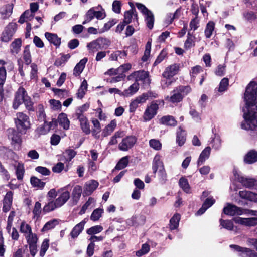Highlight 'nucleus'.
Segmentation results:
<instances>
[{
	"label": "nucleus",
	"mask_w": 257,
	"mask_h": 257,
	"mask_svg": "<svg viewBox=\"0 0 257 257\" xmlns=\"http://www.w3.org/2000/svg\"><path fill=\"white\" fill-rule=\"evenodd\" d=\"M257 83L251 81L247 86L244 99L246 106L243 109L244 121L241 124L242 129L257 130Z\"/></svg>",
	"instance_id": "obj_1"
},
{
	"label": "nucleus",
	"mask_w": 257,
	"mask_h": 257,
	"mask_svg": "<svg viewBox=\"0 0 257 257\" xmlns=\"http://www.w3.org/2000/svg\"><path fill=\"white\" fill-rule=\"evenodd\" d=\"M58 193L59 196L55 200L49 201L44 206L43 208L44 212H49L62 206L70 198L69 192L64 188L59 189Z\"/></svg>",
	"instance_id": "obj_2"
},
{
	"label": "nucleus",
	"mask_w": 257,
	"mask_h": 257,
	"mask_svg": "<svg viewBox=\"0 0 257 257\" xmlns=\"http://www.w3.org/2000/svg\"><path fill=\"white\" fill-rule=\"evenodd\" d=\"M89 108V104L85 103L84 105L78 107L74 114V117L77 119L79 122L80 127L82 131L86 134H89L90 133V125L88 120L84 113L86 112Z\"/></svg>",
	"instance_id": "obj_3"
},
{
	"label": "nucleus",
	"mask_w": 257,
	"mask_h": 257,
	"mask_svg": "<svg viewBox=\"0 0 257 257\" xmlns=\"http://www.w3.org/2000/svg\"><path fill=\"white\" fill-rule=\"evenodd\" d=\"M191 90L188 86H179L172 91V95L165 98L166 100L172 103H178L181 101L183 97L187 95Z\"/></svg>",
	"instance_id": "obj_4"
},
{
	"label": "nucleus",
	"mask_w": 257,
	"mask_h": 257,
	"mask_svg": "<svg viewBox=\"0 0 257 257\" xmlns=\"http://www.w3.org/2000/svg\"><path fill=\"white\" fill-rule=\"evenodd\" d=\"M14 122L17 130L22 134L26 133L27 130L30 127L29 117L23 112L16 113Z\"/></svg>",
	"instance_id": "obj_5"
},
{
	"label": "nucleus",
	"mask_w": 257,
	"mask_h": 257,
	"mask_svg": "<svg viewBox=\"0 0 257 257\" xmlns=\"http://www.w3.org/2000/svg\"><path fill=\"white\" fill-rule=\"evenodd\" d=\"M23 102H24L27 106L31 105L30 98L28 96L26 91L23 87H20L16 93L13 108L14 109H17Z\"/></svg>",
	"instance_id": "obj_6"
},
{
	"label": "nucleus",
	"mask_w": 257,
	"mask_h": 257,
	"mask_svg": "<svg viewBox=\"0 0 257 257\" xmlns=\"http://www.w3.org/2000/svg\"><path fill=\"white\" fill-rule=\"evenodd\" d=\"M136 7L144 16L145 20L148 28L152 29L154 26V17L152 12L142 4L137 3Z\"/></svg>",
	"instance_id": "obj_7"
},
{
	"label": "nucleus",
	"mask_w": 257,
	"mask_h": 257,
	"mask_svg": "<svg viewBox=\"0 0 257 257\" xmlns=\"http://www.w3.org/2000/svg\"><path fill=\"white\" fill-rule=\"evenodd\" d=\"M17 28V25L16 23H10L3 31L1 39L2 41L8 42L10 41L16 32Z\"/></svg>",
	"instance_id": "obj_8"
},
{
	"label": "nucleus",
	"mask_w": 257,
	"mask_h": 257,
	"mask_svg": "<svg viewBox=\"0 0 257 257\" xmlns=\"http://www.w3.org/2000/svg\"><path fill=\"white\" fill-rule=\"evenodd\" d=\"M223 213L227 215H241L244 214V209L230 203H227L223 208Z\"/></svg>",
	"instance_id": "obj_9"
},
{
	"label": "nucleus",
	"mask_w": 257,
	"mask_h": 257,
	"mask_svg": "<svg viewBox=\"0 0 257 257\" xmlns=\"http://www.w3.org/2000/svg\"><path fill=\"white\" fill-rule=\"evenodd\" d=\"M233 174L235 179L246 188H251L255 184L256 181L254 179L244 178L236 170H234Z\"/></svg>",
	"instance_id": "obj_10"
},
{
	"label": "nucleus",
	"mask_w": 257,
	"mask_h": 257,
	"mask_svg": "<svg viewBox=\"0 0 257 257\" xmlns=\"http://www.w3.org/2000/svg\"><path fill=\"white\" fill-rule=\"evenodd\" d=\"M230 247L239 253L241 257H257V253L247 248L241 247L236 245H230Z\"/></svg>",
	"instance_id": "obj_11"
},
{
	"label": "nucleus",
	"mask_w": 257,
	"mask_h": 257,
	"mask_svg": "<svg viewBox=\"0 0 257 257\" xmlns=\"http://www.w3.org/2000/svg\"><path fill=\"white\" fill-rule=\"evenodd\" d=\"M136 142V139L134 136H128L122 139L119 144V149L123 151H127L131 148Z\"/></svg>",
	"instance_id": "obj_12"
},
{
	"label": "nucleus",
	"mask_w": 257,
	"mask_h": 257,
	"mask_svg": "<svg viewBox=\"0 0 257 257\" xmlns=\"http://www.w3.org/2000/svg\"><path fill=\"white\" fill-rule=\"evenodd\" d=\"M179 70L180 64L176 63L171 64L165 68L162 73V77L173 78V77L178 74Z\"/></svg>",
	"instance_id": "obj_13"
},
{
	"label": "nucleus",
	"mask_w": 257,
	"mask_h": 257,
	"mask_svg": "<svg viewBox=\"0 0 257 257\" xmlns=\"http://www.w3.org/2000/svg\"><path fill=\"white\" fill-rule=\"evenodd\" d=\"M233 221L237 224H239L246 226H252L257 224V218H242L236 217L233 218Z\"/></svg>",
	"instance_id": "obj_14"
},
{
	"label": "nucleus",
	"mask_w": 257,
	"mask_h": 257,
	"mask_svg": "<svg viewBox=\"0 0 257 257\" xmlns=\"http://www.w3.org/2000/svg\"><path fill=\"white\" fill-rule=\"evenodd\" d=\"M158 109V106L155 103H152L148 106L144 114V119L145 120L148 121L153 118L156 114Z\"/></svg>",
	"instance_id": "obj_15"
},
{
	"label": "nucleus",
	"mask_w": 257,
	"mask_h": 257,
	"mask_svg": "<svg viewBox=\"0 0 257 257\" xmlns=\"http://www.w3.org/2000/svg\"><path fill=\"white\" fill-rule=\"evenodd\" d=\"M99 183L97 181L91 180L85 183L84 186L83 196H89L98 187Z\"/></svg>",
	"instance_id": "obj_16"
},
{
	"label": "nucleus",
	"mask_w": 257,
	"mask_h": 257,
	"mask_svg": "<svg viewBox=\"0 0 257 257\" xmlns=\"http://www.w3.org/2000/svg\"><path fill=\"white\" fill-rule=\"evenodd\" d=\"M148 73L142 70L134 72L127 77V79L131 80L132 78H134L135 79L136 81H143L144 82H148Z\"/></svg>",
	"instance_id": "obj_17"
},
{
	"label": "nucleus",
	"mask_w": 257,
	"mask_h": 257,
	"mask_svg": "<svg viewBox=\"0 0 257 257\" xmlns=\"http://www.w3.org/2000/svg\"><path fill=\"white\" fill-rule=\"evenodd\" d=\"M53 125H56V120L52 121L49 123L45 122L43 125L38 127L35 132L39 135H45L49 132Z\"/></svg>",
	"instance_id": "obj_18"
},
{
	"label": "nucleus",
	"mask_w": 257,
	"mask_h": 257,
	"mask_svg": "<svg viewBox=\"0 0 257 257\" xmlns=\"http://www.w3.org/2000/svg\"><path fill=\"white\" fill-rule=\"evenodd\" d=\"M13 193L12 191H8L3 200V210L7 212L10 210L12 204Z\"/></svg>",
	"instance_id": "obj_19"
},
{
	"label": "nucleus",
	"mask_w": 257,
	"mask_h": 257,
	"mask_svg": "<svg viewBox=\"0 0 257 257\" xmlns=\"http://www.w3.org/2000/svg\"><path fill=\"white\" fill-rule=\"evenodd\" d=\"M164 168V163L162 160V156L159 154H157L154 156L152 162V170L155 173L157 170Z\"/></svg>",
	"instance_id": "obj_20"
},
{
	"label": "nucleus",
	"mask_w": 257,
	"mask_h": 257,
	"mask_svg": "<svg viewBox=\"0 0 257 257\" xmlns=\"http://www.w3.org/2000/svg\"><path fill=\"white\" fill-rule=\"evenodd\" d=\"M134 21L138 22V17L136 10L132 9L125 12L124 15L123 22L127 24Z\"/></svg>",
	"instance_id": "obj_21"
},
{
	"label": "nucleus",
	"mask_w": 257,
	"mask_h": 257,
	"mask_svg": "<svg viewBox=\"0 0 257 257\" xmlns=\"http://www.w3.org/2000/svg\"><path fill=\"white\" fill-rule=\"evenodd\" d=\"M239 195L242 199L250 201L257 202V194L252 192L246 190L240 191Z\"/></svg>",
	"instance_id": "obj_22"
},
{
	"label": "nucleus",
	"mask_w": 257,
	"mask_h": 257,
	"mask_svg": "<svg viewBox=\"0 0 257 257\" xmlns=\"http://www.w3.org/2000/svg\"><path fill=\"white\" fill-rule=\"evenodd\" d=\"M211 147L208 146L205 148L201 152L197 161L198 165H202L207 159L209 158L211 153Z\"/></svg>",
	"instance_id": "obj_23"
},
{
	"label": "nucleus",
	"mask_w": 257,
	"mask_h": 257,
	"mask_svg": "<svg viewBox=\"0 0 257 257\" xmlns=\"http://www.w3.org/2000/svg\"><path fill=\"white\" fill-rule=\"evenodd\" d=\"M86 223V219H84L74 226L70 233V235L72 238H76L80 234V233L83 230L84 225Z\"/></svg>",
	"instance_id": "obj_24"
},
{
	"label": "nucleus",
	"mask_w": 257,
	"mask_h": 257,
	"mask_svg": "<svg viewBox=\"0 0 257 257\" xmlns=\"http://www.w3.org/2000/svg\"><path fill=\"white\" fill-rule=\"evenodd\" d=\"M58 122L59 124L65 130H68L70 126V121L67 115L64 113L60 114L58 117Z\"/></svg>",
	"instance_id": "obj_25"
},
{
	"label": "nucleus",
	"mask_w": 257,
	"mask_h": 257,
	"mask_svg": "<svg viewBox=\"0 0 257 257\" xmlns=\"http://www.w3.org/2000/svg\"><path fill=\"white\" fill-rule=\"evenodd\" d=\"M88 61L87 58H84L81 59L78 63L76 64L73 70V74L75 76H78L82 72L85 68L86 63Z\"/></svg>",
	"instance_id": "obj_26"
},
{
	"label": "nucleus",
	"mask_w": 257,
	"mask_h": 257,
	"mask_svg": "<svg viewBox=\"0 0 257 257\" xmlns=\"http://www.w3.org/2000/svg\"><path fill=\"white\" fill-rule=\"evenodd\" d=\"M46 38L52 44L56 47L60 46L61 44V38H59L56 34L46 32L45 33Z\"/></svg>",
	"instance_id": "obj_27"
},
{
	"label": "nucleus",
	"mask_w": 257,
	"mask_h": 257,
	"mask_svg": "<svg viewBox=\"0 0 257 257\" xmlns=\"http://www.w3.org/2000/svg\"><path fill=\"white\" fill-rule=\"evenodd\" d=\"M244 162L247 164H252L257 161V151L254 150L249 151L244 156Z\"/></svg>",
	"instance_id": "obj_28"
},
{
	"label": "nucleus",
	"mask_w": 257,
	"mask_h": 257,
	"mask_svg": "<svg viewBox=\"0 0 257 257\" xmlns=\"http://www.w3.org/2000/svg\"><path fill=\"white\" fill-rule=\"evenodd\" d=\"M215 201L213 198H208L204 201L202 207L196 212L197 215H202L210 207H211Z\"/></svg>",
	"instance_id": "obj_29"
},
{
	"label": "nucleus",
	"mask_w": 257,
	"mask_h": 257,
	"mask_svg": "<svg viewBox=\"0 0 257 257\" xmlns=\"http://www.w3.org/2000/svg\"><path fill=\"white\" fill-rule=\"evenodd\" d=\"M13 6L8 4L3 6L1 9L0 14L3 19L8 18L12 13Z\"/></svg>",
	"instance_id": "obj_30"
},
{
	"label": "nucleus",
	"mask_w": 257,
	"mask_h": 257,
	"mask_svg": "<svg viewBox=\"0 0 257 257\" xmlns=\"http://www.w3.org/2000/svg\"><path fill=\"white\" fill-rule=\"evenodd\" d=\"M117 126V121L116 119L112 120L110 123L107 125L103 130V134L104 137L110 135L115 130Z\"/></svg>",
	"instance_id": "obj_31"
},
{
	"label": "nucleus",
	"mask_w": 257,
	"mask_h": 257,
	"mask_svg": "<svg viewBox=\"0 0 257 257\" xmlns=\"http://www.w3.org/2000/svg\"><path fill=\"white\" fill-rule=\"evenodd\" d=\"M210 143L213 149L215 150H219L222 145V140L220 136L218 134H214V137L211 139Z\"/></svg>",
	"instance_id": "obj_32"
},
{
	"label": "nucleus",
	"mask_w": 257,
	"mask_h": 257,
	"mask_svg": "<svg viewBox=\"0 0 257 257\" xmlns=\"http://www.w3.org/2000/svg\"><path fill=\"white\" fill-rule=\"evenodd\" d=\"M22 41L20 39H15L10 45L11 53L13 54H18L21 49Z\"/></svg>",
	"instance_id": "obj_33"
},
{
	"label": "nucleus",
	"mask_w": 257,
	"mask_h": 257,
	"mask_svg": "<svg viewBox=\"0 0 257 257\" xmlns=\"http://www.w3.org/2000/svg\"><path fill=\"white\" fill-rule=\"evenodd\" d=\"M82 192V188L81 186L76 185L73 188L72 192V197L73 201L75 202L78 201L81 196Z\"/></svg>",
	"instance_id": "obj_34"
},
{
	"label": "nucleus",
	"mask_w": 257,
	"mask_h": 257,
	"mask_svg": "<svg viewBox=\"0 0 257 257\" xmlns=\"http://www.w3.org/2000/svg\"><path fill=\"white\" fill-rule=\"evenodd\" d=\"M139 89V84L138 83L135 82L131 85L129 88L125 89L123 92L122 95L128 97L135 94Z\"/></svg>",
	"instance_id": "obj_35"
},
{
	"label": "nucleus",
	"mask_w": 257,
	"mask_h": 257,
	"mask_svg": "<svg viewBox=\"0 0 257 257\" xmlns=\"http://www.w3.org/2000/svg\"><path fill=\"white\" fill-rule=\"evenodd\" d=\"M196 38L195 36L188 32L187 34V38L184 43V48L186 49H189L195 46Z\"/></svg>",
	"instance_id": "obj_36"
},
{
	"label": "nucleus",
	"mask_w": 257,
	"mask_h": 257,
	"mask_svg": "<svg viewBox=\"0 0 257 257\" xmlns=\"http://www.w3.org/2000/svg\"><path fill=\"white\" fill-rule=\"evenodd\" d=\"M95 201V200L93 198L89 197L86 202L82 207L79 214L82 215L85 213L87 209L94 207Z\"/></svg>",
	"instance_id": "obj_37"
},
{
	"label": "nucleus",
	"mask_w": 257,
	"mask_h": 257,
	"mask_svg": "<svg viewBox=\"0 0 257 257\" xmlns=\"http://www.w3.org/2000/svg\"><path fill=\"white\" fill-rule=\"evenodd\" d=\"M20 231L24 236L32 232L30 225L25 221H22L20 226Z\"/></svg>",
	"instance_id": "obj_38"
},
{
	"label": "nucleus",
	"mask_w": 257,
	"mask_h": 257,
	"mask_svg": "<svg viewBox=\"0 0 257 257\" xmlns=\"http://www.w3.org/2000/svg\"><path fill=\"white\" fill-rule=\"evenodd\" d=\"M88 87L87 82L86 80H84L80 85L78 92L77 93V96L78 98L82 99L85 95L86 92L87 91Z\"/></svg>",
	"instance_id": "obj_39"
},
{
	"label": "nucleus",
	"mask_w": 257,
	"mask_h": 257,
	"mask_svg": "<svg viewBox=\"0 0 257 257\" xmlns=\"http://www.w3.org/2000/svg\"><path fill=\"white\" fill-rule=\"evenodd\" d=\"M160 121L162 124L168 125L175 126L177 124V121L174 118L169 115L162 117Z\"/></svg>",
	"instance_id": "obj_40"
},
{
	"label": "nucleus",
	"mask_w": 257,
	"mask_h": 257,
	"mask_svg": "<svg viewBox=\"0 0 257 257\" xmlns=\"http://www.w3.org/2000/svg\"><path fill=\"white\" fill-rule=\"evenodd\" d=\"M186 141V134L185 131L180 127L177 133V142L179 146L183 145Z\"/></svg>",
	"instance_id": "obj_41"
},
{
	"label": "nucleus",
	"mask_w": 257,
	"mask_h": 257,
	"mask_svg": "<svg viewBox=\"0 0 257 257\" xmlns=\"http://www.w3.org/2000/svg\"><path fill=\"white\" fill-rule=\"evenodd\" d=\"M16 174L19 180H22L25 173L24 166L22 163H18L15 166Z\"/></svg>",
	"instance_id": "obj_42"
},
{
	"label": "nucleus",
	"mask_w": 257,
	"mask_h": 257,
	"mask_svg": "<svg viewBox=\"0 0 257 257\" xmlns=\"http://www.w3.org/2000/svg\"><path fill=\"white\" fill-rule=\"evenodd\" d=\"M215 28V23L213 21H209L206 25L205 29V36L207 38H209L212 35Z\"/></svg>",
	"instance_id": "obj_43"
},
{
	"label": "nucleus",
	"mask_w": 257,
	"mask_h": 257,
	"mask_svg": "<svg viewBox=\"0 0 257 257\" xmlns=\"http://www.w3.org/2000/svg\"><path fill=\"white\" fill-rule=\"evenodd\" d=\"M180 187L186 193H190V187L188 180L184 177H181L179 181Z\"/></svg>",
	"instance_id": "obj_44"
},
{
	"label": "nucleus",
	"mask_w": 257,
	"mask_h": 257,
	"mask_svg": "<svg viewBox=\"0 0 257 257\" xmlns=\"http://www.w3.org/2000/svg\"><path fill=\"white\" fill-rule=\"evenodd\" d=\"M30 182L34 187L39 189H42L45 185V182L41 181L40 179L36 177H32L30 179Z\"/></svg>",
	"instance_id": "obj_45"
},
{
	"label": "nucleus",
	"mask_w": 257,
	"mask_h": 257,
	"mask_svg": "<svg viewBox=\"0 0 257 257\" xmlns=\"http://www.w3.org/2000/svg\"><path fill=\"white\" fill-rule=\"evenodd\" d=\"M153 173L157 176L158 179L161 182L164 183L167 180V175L165 169V167L157 170V171Z\"/></svg>",
	"instance_id": "obj_46"
},
{
	"label": "nucleus",
	"mask_w": 257,
	"mask_h": 257,
	"mask_svg": "<svg viewBox=\"0 0 257 257\" xmlns=\"http://www.w3.org/2000/svg\"><path fill=\"white\" fill-rule=\"evenodd\" d=\"M180 216L179 214H175L170 220V228L171 230L177 228L179 225Z\"/></svg>",
	"instance_id": "obj_47"
},
{
	"label": "nucleus",
	"mask_w": 257,
	"mask_h": 257,
	"mask_svg": "<svg viewBox=\"0 0 257 257\" xmlns=\"http://www.w3.org/2000/svg\"><path fill=\"white\" fill-rule=\"evenodd\" d=\"M87 47L89 50V53H94L99 50H101L96 39L88 43L87 45Z\"/></svg>",
	"instance_id": "obj_48"
},
{
	"label": "nucleus",
	"mask_w": 257,
	"mask_h": 257,
	"mask_svg": "<svg viewBox=\"0 0 257 257\" xmlns=\"http://www.w3.org/2000/svg\"><path fill=\"white\" fill-rule=\"evenodd\" d=\"M128 156H125L122 157L116 164L115 169L118 170H120L125 168L128 165Z\"/></svg>",
	"instance_id": "obj_49"
},
{
	"label": "nucleus",
	"mask_w": 257,
	"mask_h": 257,
	"mask_svg": "<svg viewBox=\"0 0 257 257\" xmlns=\"http://www.w3.org/2000/svg\"><path fill=\"white\" fill-rule=\"evenodd\" d=\"M175 80L171 77H163L161 81V86L163 89H166L170 86Z\"/></svg>",
	"instance_id": "obj_50"
},
{
	"label": "nucleus",
	"mask_w": 257,
	"mask_h": 257,
	"mask_svg": "<svg viewBox=\"0 0 257 257\" xmlns=\"http://www.w3.org/2000/svg\"><path fill=\"white\" fill-rule=\"evenodd\" d=\"M6 70L5 66L0 67V93L3 91V86L6 78Z\"/></svg>",
	"instance_id": "obj_51"
},
{
	"label": "nucleus",
	"mask_w": 257,
	"mask_h": 257,
	"mask_svg": "<svg viewBox=\"0 0 257 257\" xmlns=\"http://www.w3.org/2000/svg\"><path fill=\"white\" fill-rule=\"evenodd\" d=\"M23 59L26 65H27L30 64L32 61L31 55L29 46H26L24 48V50L23 51Z\"/></svg>",
	"instance_id": "obj_52"
},
{
	"label": "nucleus",
	"mask_w": 257,
	"mask_h": 257,
	"mask_svg": "<svg viewBox=\"0 0 257 257\" xmlns=\"http://www.w3.org/2000/svg\"><path fill=\"white\" fill-rule=\"evenodd\" d=\"M103 213V209L102 208H97L95 209L92 213L90 219L92 221H95L99 219Z\"/></svg>",
	"instance_id": "obj_53"
},
{
	"label": "nucleus",
	"mask_w": 257,
	"mask_h": 257,
	"mask_svg": "<svg viewBox=\"0 0 257 257\" xmlns=\"http://www.w3.org/2000/svg\"><path fill=\"white\" fill-rule=\"evenodd\" d=\"M8 133L9 138L12 140L13 142L15 143H18L20 142V138L16 131L13 129H9Z\"/></svg>",
	"instance_id": "obj_54"
},
{
	"label": "nucleus",
	"mask_w": 257,
	"mask_h": 257,
	"mask_svg": "<svg viewBox=\"0 0 257 257\" xmlns=\"http://www.w3.org/2000/svg\"><path fill=\"white\" fill-rule=\"evenodd\" d=\"M27 243L29 245L36 244L38 241L37 236L35 233L31 232L25 236Z\"/></svg>",
	"instance_id": "obj_55"
},
{
	"label": "nucleus",
	"mask_w": 257,
	"mask_h": 257,
	"mask_svg": "<svg viewBox=\"0 0 257 257\" xmlns=\"http://www.w3.org/2000/svg\"><path fill=\"white\" fill-rule=\"evenodd\" d=\"M96 40L101 50L107 49L110 45V41L106 38H99Z\"/></svg>",
	"instance_id": "obj_56"
},
{
	"label": "nucleus",
	"mask_w": 257,
	"mask_h": 257,
	"mask_svg": "<svg viewBox=\"0 0 257 257\" xmlns=\"http://www.w3.org/2000/svg\"><path fill=\"white\" fill-rule=\"evenodd\" d=\"M149 146L152 149L159 151L162 149V144L159 140L153 139L149 141Z\"/></svg>",
	"instance_id": "obj_57"
},
{
	"label": "nucleus",
	"mask_w": 257,
	"mask_h": 257,
	"mask_svg": "<svg viewBox=\"0 0 257 257\" xmlns=\"http://www.w3.org/2000/svg\"><path fill=\"white\" fill-rule=\"evenodd\" d=\"M58 224V221L56 219H53L47 222L43 226L42 231L44 232L51 229Z\"/></svg>",
	"instance_id": "obj_58"
},
{
	"label": "nucleus",
	"mask_w": 257,
	"mask_h": 257,
	"mask_svg": "<svg viewBox=\"0 0 257 257\" xmlns=\"http://www.w3.org/2000/svg\"><path fill=\"white\" fill-rule=\"evenodd\" d=\"M219 221H220V225L222 227H223L228 230H233L234 225H233V222L231 221L228 220H223L222 219H220Z\"/></svg>",
	"instance_id": "obj_59"
},
{
	"label": "nucleus",
	"mask_w": 257,
	"mask_h": 257,
	"mask_svg": "<svg viewBox=\"0 0 257 257\" xmlns=\"http://www.w3.org/2000/svg\"><path fill=\"white\" fill-rule=\"evenodd\" d=\"M95 17V10L94 9L91 8L88 11L85 15V20L83 22V24H85L91 21Z\"/></svg>",
	"instance_id": "obj_60"
},
{
	"label": "nucleus",
	"mask_w": 257,
	"mask_h": 257,
	"mask_svg": "<svg viewBox=\"0 0 257 257\" xmlns=\"http://www.w3.org/2000/svg\"><path fill=\"white\" fill-rule=\"evenodd\" d=\"M70 57V56L68 54L64 55L60 58H57L54 64L57 66H61L64 65Z\"/></svg>",
	"instance_id": "obj_61"
},
{
	"label": "nucleus",
	"mask_w": 257,
	"mask_h": 257,
	"mask_svg": "<svg viewBox=\"0 0 257 257\" xmlns=\"http://www.w3.org/2000/svg\"><path fill=\"white\" fill-rule=\"evenodd\" d=\"M149 250L150 246L148 244L145 243L142 245L141 249L136 252V255L138 257H140L147 253Z\"/></svg>",
	"instance_id": "obj_62"
},
{
	"label": "nucleus",
	"mask_w": 257,
	"mask_h": 257,
	"mask_svg": "<svg viewBox=\"0 0 257 257\" xmlns=\"http://www.w3.org/2000/svg\"><path fill=\"white\" fill-rule=\"evenodd\" d=\"M103 230V227L101 225H96L89 228L87 230V233L89 235L97 234Z\"/></svg>",
	"instance_id": "obj_63"
},
{
	"label": "nucleus",
	"mask_w": 257,
	"mask_h": 257,
	"mask_svg": "<svg viewBox=\"0 0 257 257\" xmlns=\"http://www.w3.org/2000/svg\"><path fill=\"white\" fill-rule=\"evenodd\" d=\"M49 246V240L45 239L43 241L41 246V250L40 251V255L41 256H44L46 251L48 250Z\"/></svg>",
	"instance_id": "obj_64"
}]
</instances>
